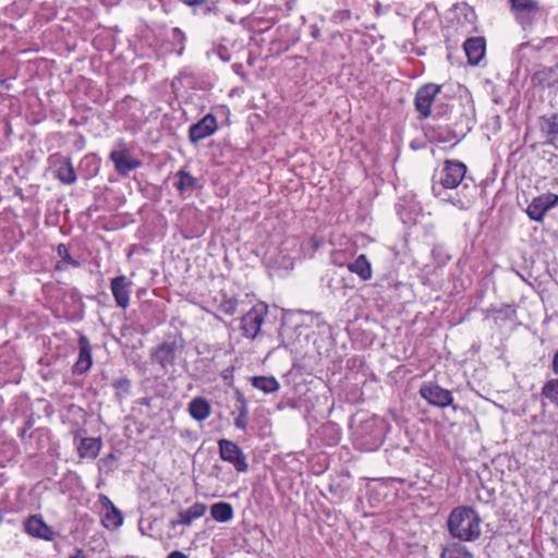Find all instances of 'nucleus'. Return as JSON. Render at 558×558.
I'll return each mask as SVG.
<instances>
[{
	"label": "nucleus",
	"instance_id": "f257e3e1",
	"mask_svg": "<svg viewBox=\"0 0 558 558\" xmlns=\"http://www.w3.org/2000/svg\"><path fill=\"white\" fill-rule=\"evenodd\" d=\"M432 191L440 201L465 210L473 203L476 185L466 177V166L462 161L450 159L434 174Z\"/></svg>",
	"mask_w": 558,
	"mask_h": 558
},
{
	"label": "nucleus",
	"instance_id": "f03ea898",
	"mask_svg": "<svg viewBox=\"0 0 558 558\" xmlns=\"http://www.w3.org/2000/svg\"><path fill=\"white\" fill-rule=\"evenodd\" d=\"M385 423L377 416L356 417L352 424L353 446L361 451H375L384 442Z\"/></svg>",
	"mask_w": 558,
	"mask_h": 558
},
{
	"label": "nucleus",
	"instance_id": "7ed1b4c3",
	"mask_svg": "<svg viewBox=\"0 0 558 558\" xmlns=\"http://www.w3.org/2000/svg\"><path fill=\"white\" fill-rule=\"evenodd\" d=\"M448 531L461 542H474L481 536V518L470 507L454 508L447 521Z\"/></svg>",
	"mask_w": 558,
	"mask_h": 558
},
{
	"label": "nucleus",
	"instance_id": "20e7f679",
	"mask_svg": "<svg viewBox=\"0 0 558 558\" xmlns=\"http://www.w3.org/2000/svg\"><path fill=\"white\" fill-rule=\"evenodd\" d=\"M511 12L523 29L531 28L544 13L538 0H509Z\"/></svg>",
	"mask_w": 558,
	"mask_h": 558
},
{
	"label": "nucleus",
	"instance_id": "39448f33",
	"mask_svg": "<svg viewBox=\"0 0 558 558\" xmlns=\"http://www.w3.org/2000/svg\"><path fill=\"white\" fill-rule=\"evenodd\" d=\"M183 350V344L175 339H167L150 351V360L168 373Z\"/></svg>",
	"mask_w": 558,
	"mask_h": 558
},
{
	"label": "nucleus",
	"instance_id": "423d86ee",
	"mask_svg": "<svg viewBox=\"0 0 558 558\" xmlns=\"http://www.w3.org/2000/svg\"><path fill=\"white\" fill-rule=\"evenodd\" d=\"M420 396L430 405L441 409L451 405L454 410L457 409L453 405L452 392L437 384L424 383L420 388Z\"/></svg>",
	"mask_w": 558,
	"mask_h": 558
},
{
	"label": "nucleus",
	"instance_id": "0eeeda50",
	"mask_svg": "<svg viewBox=\"0 0 558 558\" xmlns=\"http://www.w3.org/2000/svg\"><path fill=\"white\" fill-rule=\"evenodd\" d=\"M218 447L221 460L232 464L238 472L244 473L247 471L248 464L246 457L235 442L228 439H220Z\"/></svg>",
	"mask_w": 558,
	"mask_h": 558
},
{
	"label": "nucleus",
	"instance_id": "6e6552de",
	"mask_svg": "<svg viewBox=\"0 0 558 558\" xmlns=\"http://www.w3.org/2000/svg\"><path fill=\"white\" fill-rule=\"evenodd\" d=\"M557 205L558 195L554 193H545L532 199L526 208V214L531 220L542 222L547 211Z\"/></svg>",
	"mask_w": 558,
	"mask_h": 558
},
{
	"label": "nucleus",
	"instance_id": "1a4fd4ad",
	"mask_svg": "<svg viewBox=\"0 0 558 558\" xmlns=\"http://www.w3.org/2000/svg\"><path fill=\"white\" fill-rule=\"evenodd\" d=\"M218 130L217 118L213 113L205 114L198 122L193 123L189 128V141L192 144L214 135Z\"/></svg>",
	"mask_w": 558,
	"mask_h": 558
},
{
	"label": "nucleus",
	"instance_id": "9d476101",
	"mask_svg": "<svg viewBox=\"0 0 558 558\" xmlns=\"http://www.w3.org/2000/svg\"><path fill=\"white\" fill-rule=\"evenodd\" d=\"M132 286V281L125 275L111 279L110 290L118 307L125 310L130 305Z\"/></svg>",
	"mask_w": 558,
	"mask_h": 558
},
{
	"label": "nucleus",
	"instance_id": "9b49d317",
	"mask_svg": "<svg viewBox=\"0 0 558 558\" xmlns=\"http://www.w3.org/2000/svg\"><path fill=\"white\" fill-rule=\"evenodd\" d=\"M439 92L440 86L436 84H426L416 92L414 105L423 118L430 116L432 104Z\"/></svg>",
	"mask_w": 558,
	"mask_h": 558
},
{
	"label": "nucleus",
	"instance_id": "f8f14e48",
	"mask_svg": "<svg viewBox=\"0 0 558 558\" xmlns=\"http://www.w3.org/2000/svg\"><path fill=\"white\" fill-rule=\"evenodd\" d=\"M52 165L56 167V178L65 185H72L76 182L77 177L71 159L60 154L50 157Z\"/></svg>",
	"mask_w": 558,
	"mask_h": 558
},
{
	"label": "nucleus",
	"instance_id": "ddd939ff",
	"mask_svg": "<svg viewBox=\"0 0 558 558\" xmlns=\"http://www.w3.org/2000/svg\"><path fill=\"white\" fill-rule=\"evenodd\" d=\"M110 159L114 165L116 171L123 177L129 175L131 171L142 166V161L133 158L126 149L111 151Z\"/></svg>",
	"mask_w": 558,
	"mask_h": 558
},
{
	"label": "nucleus",
	"instance_id": "4468645a",
	"mask_svg": "<svg viewBox=\"0 0 558 558\" xmlns=\"http://www.w3.org/2000/svg\"><path fill=\"white\" fill-rule=\"evenodd\" d=\"M99 502L102 506L104 514L101 523L106 529L116 530L123 523L122 512L113 505V502L106 495L99 496Z\"/></svg>",
	"mask_w": 558,
	"mask_h": 558
},
{
	"label": "nucleus",
	"instance_id": "2eb2a0df",
	"mask_svg": "<svg viewBox=\"0 0 558 558\" xmlns=\"http://www.w3.org/2000/svg\"><path fill=\"white\" fill-rule=\"evenodd\" d=\"M264 322V311L257 307L251 308L241 319V329L244 337L254 339Z\"/></svg>",
	"mask_w": 558,
	"mask_h": 558
},
{
	"label": "nucleus",
	"instance_id": "dca6fc26",
	"mask_svg": "<svg viewBox=\"0 0 558 558\" xmlns=\"http://www.w3.org/2000/svg\"><path fill=\"white\" fill-rule=\"evenodd\" d=\"M93 365L92 345L85 335L78 338V357L73 366V373L82 375L86 373Z\"/></svg>",
	"mask_w": 558,
	"mask_h": 558
},
{
	"label": "nucleus",
	"instance_id": "f3484780",
	"mask_svg": "<svg viewBox=\"0 0 558 558\" xmlns=\"http://www.w3.org/2000/svg\"><path fill=\"white\" fill-rule=\"evenodd\" d=\"M24 530L33 537L45 541H52L54 532L45 523L39 515H31L24 522Z\"/></svg>",
	"mask_w": 558,
	"mask_h": 558
},
{
	"label": "nucleus",
	"instance_id": "a211bd4d",
	"mask_svg": "<svg viewBox=\"0 0 558 558\" xmlns=\"http://www.w3.org/2000/svg\"><path fill=\"white\" fill-rule=\"evenodd\" d=\"M207 510V506L203 502H195L191 507L184 510H180L178 518L170 521V526L175 527L177 525L190 526L194 520L202 518Z\"/></svg>",
	"mask_w": 558,
	"mask_h": 558
},
{
	"label": "nucleus",
	"instance_id": "6ab92c4d",
	"mask_svg": "<svg viewBox=\"0 0 558 558\" xmlns=\"http://www.w3.org/2000/svg\"><path fill=\"white\" fill-rule=\"evenodd\" d=\"M173 178V186L178 191L179 195L184 198L190 196L193 191L199 187L197 179L184 169L177 171Z\"/></svg>",
	"mask_w": 558,
	"mask_h": 558
},
{
	"label": "nucleus",
	"instance_id": "aec40b11",
	"mask_svg": "<svg viewBox=\"0 0 558 558\" xmlns=\"http://www.w3.org/2000/svg\"><path fill=\"white\" fill-rule=\"evenodd\" d=\"M486 43L483 37H472L465 40L464 51L468 61L472 65H477L485 56Z\"/></svg>",
	"mask_w": 558,
	"mask_h": 558
},
{
	"label": "nucleus",
	"instance_id": "412c9836",
	"mask_svg": "<svg viewBox=\"0 0 558 558\" xmlns=\"http://www.w3.org/2000/svg\"><path fill=\"white\" fill-rule=\"evenodd\" d=\"M187 412L195 421L203 422L210 416L211 407L204 397H195L190 401Z\"/></svg>",
	"mask_w": 558,
	"mask_h": 558
},
{
	"label": "nucleus",
	"instance_id": "4be33fe9",
	"mask_svg": "<svg viewBox=\"0 0 558 558\" xmlns=\"http://www.w3.org/2000/svg\"><path fill=\"white\" fill-rule=\"evenodd\" d=\"M350 272L357 275L361 280L367 281L372 278V265L366 255H359L353 262L347 265Z\"/></svg>",
	"mask_w": 558,
	"mask_h": 558
},
{
	"label": "nucleus",
	"instance_id": "5701e85b",
	"mask_svg": "<svg viewBox=\"0 0 558 558\" xmlns=\"http://www.w3.org/2000/svg\"><path fill=\"white\" fill-rule=\"evenodd\" d=\"M101 449V439L95 437L81 438L77 452L81 458L95 459Z\"/></svg>",
	"mask_w": 558,
	"mask_h": 558
},
{
	"label": "nucleus",
	"instance_id": "b1692460",
	"mask_svg": "<svg viewBox=\"0 0 558 558\" xmlns=\"http://www.w3.org/2000/svg\"><path fill=\"white\" fill-rule=\"evenodd\" d=\"M250 383L265 395L277 392L280 389V384L274 376H252Z\"/></svg>",
	"mask_w": 558,
	"mask_h": 558
},
{
	"label": "nucleus",
	"instance_id": "393cba45",
	"mask_svg": "<svg viewBox=\"0 0 558 558\" xmlns=\"http://www.w3.org/2000/svg\"><path fill=\"white\" fill-rule=\"evenodd\" d=\"M57 254L59 260L56 264V270L64 271L68 270L70 267H81V263L71 256L70 251L65 244L61 243L57 246Z\"/></svg>",
	"mask_w": 558,
	"mask_h": 558
},
{
	"label": "nucleus",
	"instance_id": "a878e982",
	"mask_svg": "<svg viewBox=\"0 0 558 558\" xmlns=\"http://www.w3.org/2000/svg\"><path fill=\"white\" fill-rule=\"evenodd\" d=\"M210 515L219 523H227L233 519L234 511L229 502L219 501L210 506Z\"/></svg>",
	"mask_w": 558,
	"mask_h": 558
},
{
	"label": "nucleus",
	"instance_id": "bb28decb",
	"mask_svg": "<svg viewBox=\"0 0 558 558\" xmlns=\"http://www.w3.org/2000/svg\"><path fill=\"white\" fill-rule=\"evenodd\" d=\"M541 130L547 135L549 143L558 141V113L543 117Z\"/></svg>",
	"mask_w": 558,
	"mask_h": 558
},
{
	"label": "nucleus",
	"instance_id": "cd10ccee",
	"mask_svg": "<svg viewBox=\"0 0 558 558\" xmlns=\"http://www.w3.org/2000/svg\"><path fill=\"white\" fill-rule=\"evenodd\" d=\"M440 558H474L468 548L459 543H451L442 548Z\"/></svg>",
	"mask_w": 558,
	"mask_h": 558
},
{
	"label": "nucleus",
	"instance_id": "c85d7f7f",
	"mask_svg": "<svg viewBox=\"0 0 558 558\" xmlns=\"http://www.w3.org/2000/svg\"><path fill=\"white\" fill-rule=\"evenodd\" d=\"M542 395L551 404L558 407V378L547 380L542 388Z\"/></svg>",
	"mask_w": 558,
	"mask_h": 558
},
{
	"label": "nucleus",
	"instance_id": "c756f323",
	"mask_svg": "<svg viewBox=\"0 0 558 558\" xmlns=\"http://www.w3.org/2000/svg\"><path fill=\"white\" fill-rule=\"evenodd\" d=\"M218 308L223 314L232 316L236 312L238 300L233 299V298H228L225 295L223 299L221 300Z\"/></svg>",
	"mask_w": 558,
	"mask_h": 558
},
{
	"label": "nucleus",
	"instance_id": "7c9ffc66",
	"mask_svg": "<svg viewBox=\"0 0 558 558\" xmlns=\"http://www.w3.org/2000/svg\"><path fill=\"white\" fill-rule=\"evenodd\" d=\"M82 167H86L90 177L96 175L99 169V163L94 155L85 156L81 161Z\"/></svg>",
	"mask_w": 558,
	"mask_h": 558
},
{
	"label": "nucleus",
	"instance_id": "2f4dec72",
	"mask_svg": "<svg viewBox=\"0 0 558 558\" xmlns=\"http://www.w3.org/2000/svg\"><path fill=\"white\" fill-rule=\"evenodd\" d=\"M112 387L117 390L118 396H126L131 389V380L126 377L116 379Z\"/></svg>",
	"mask_w": 558,
	"mask_h": 558
},
{
	"label": "nucleus",
	"instance_id": "473e14b6",
	"mask_svg": "<svg viewBox=\"0 0 558 558\" xmlns=\"http://www.w3.org/2000/svg\"><path fill=\"white\" fill-rule=\"evenodd\" d=\"M171 40L174 45H180L178 53L181 56L184 51V43L186 40V36L183 31L179 27H173L171 29Z\"/></svg>",
	"mask_w": 558,
	"mask_h": 558
},
{
	"label": "nucleus",
	"instance_id": "72a5a7b5",
	"mask_svg": "<svg viewBox=\"0 0 558 558\" xmlns=\"http://www.w3.org/2000/svg\"><path fill=\"white\" fill-rule=\"evenodd\" d=\"M204 230L205 229L202 225L194 226L193 228L183 226L182 233L185 239H194L201 236L204 233Z\"/></svg>",
	"mask_w": 558,
	"mask_h": 558
},
{
	"label": "nucleus",
	"instance_id": "f704fd0d",
	"mask_svg": "<svg viewBox=\"0 0 558 558\" xmlns=\"http://www.w3.org/2000/svg\"><path fill=\"white\" fill-rule=\"evenodd\" d=\"M238 401L241 403L238 415L248 416V405L245 398L242 395H239Z\"/></svg>",
	"mask_w": 558,
	"mask_h": 558
},
{
	"label": "nucleus",
	"instance_id": "c9c22d12",
	"mask_svg": "<svg viewBox=\"0 0 558 558\" xmlns=\"http://www.w3.org/2000/svg\"><path fill=\"white\" fill-rule=\"evenodd\" d=\"M234 426L241 430H245L247 426V416L238 415L234 418Z\"/></svg>",
	"mask_w": 558,
	"mask_h": 558
},
{
	"label": "nucleus",
	"instance_id": "e433bc0d",
	"mask_svg": "<svg viewBox=\"0 0 558 558\" xmlns=\"http://www.w3.org/2000/svg\"><path fill=\"white\" fill-rule=\"evenodd\" d=\"M499 313H502L506 317H511L515 314V311L511 306L507 305L504 308H501Z\"/></svg>",
	"mask_w": 558,
	"mask_h": 558
},
{
	"label": "nucleus",
	"instance_id": "4c0bfd02",
	"mask_svg": "<svg viewBox=\"0 0 558 558\" xmlns=\"http://www.w3.org/2000/svg\"><path fill=\"white\" fill-rule=\"evenodd\" d=\"M551 368L554 374L558 376V351L554 354Z\"/></svg>",
	"mask_w": 558,
	"mask_h": 558
},
{
	"label": "nucleus",
	"instance_id": "58836bf2",
	"mask_svg": "<svg viewBox=\"0 0 558 558\" xmlns=\"http://www.w3.org/2000/svg\"><path fill=\"white\" fill-rule=\"evenodd\" d=\"M31 425H32V424H31L29 422H27V423H26V425H25L23 428H21V429H20V432H19V436L21 437V439H22L23 441H24V440H25V438H26L27 430H28V428L31 427Z\"/></svg>",
	"mask_w": 558,
	"mask_h": 558
},
{
	"label": "nucleus",
	"instance_id": "ea45409f",
	"mask_svg": "<svg viewBox=\"0 0 558 558\" xmlns=\"http://www.w3.org/2000/svg\"><path fill=\"white\" fill-rule=\"evenodd\" d=\"M167 558H189L187 555L180 550H173L171 551Z\"/></svg>",
	"mask_w": 558,
	"mask_h": 558
},
{
	"label": "nucleus",
	"instance_id": "a19ab883",
	"mask_svg": "<svg viewBox=\"0 0 558 558\" xmlns=\"http://www.w3.org/2000/svg\"><path fill=\"white\" fill-rule=\"evenodd\" d=\"M218 56L223 62H228L230 60V54L226 49H219Z\"/></svg>",
	"mask_w": 558,
	"mask_h": 558
},
{
	"label": "nucleus",
	"instance_id": "79ce46f5",
	"mask_svg": "<svg viewBox=\"0 0 558 558\" xmlns=\"http://www.w3.org/2000/svg\"><path fill=\"white\" fill-rule=\"evenodd\" d=\"M184 2L190 7H196L206 3L207 0H184Z\"/></svg>",
	"mask_w": 558,
	"mask_h": 558
},
{
	"label": "nucleus",
	"instance_id": "37998d69",
	"mask_svg": "<svg viewBox=\"0 0 558 558\" xmlns=\"http://www.w3.org/2000/svg\"><path fill=\"white\" fill-rule=\"evenodd\" d=\"M131 101H133L132 98H125L119 104L118 111L122 110L125 106H128Z\"/></svg>",
	"mask_w": 558,
	"mask_h": 558
},
{
	"label": "nucleus",
	"instance_id": "c03bdc74",
	"mask_svg": "<svg viewBox=\"0 0 558 558\" xmlns=\"http://www.w3.org/2000/svg\"><path fill=\"white\" fill-rule=\"evenodd\" d=\"M236 4H246L248 3L251 0H233Z\"/></svg>",
	"mask_w": 558,
	"mask_h": 558
},
{
	"label": "nucleus",
	"instance_id": "a18cd8bd",
	"mask_svg": "<svg viewBox=\"0 0 558 558\" xmlns=\"http://www.w3.org/2000/svg\"><path fill=\"white\" fill-rule=\"evenodd\" d=\"M472 120L471 119H468V122H466V130H471L472 129Z\"/></svg>",
	"mask_w": 558,
	"mask_h": 558
}]
</instances>
